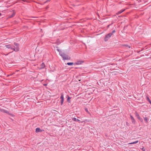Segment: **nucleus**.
Segmentation results:
<instances>
[{
  "label": "nucleus",
  "instance_id": "nucleus-1",
  "mask_svg": "<svg viewBox=\"0 0 151 151\" xmlns=\"http://www.w3.org/2000/svg\"><path fill=\"white\" fill-rule=\"evenodd\" d=\"M14 45L16 46V47L10 45H6L5 46L6 48L10 49L11 50H13L14 51H19V45L17 43H14Z\"/></svg>",
  "mask_w": 151,
  "mask_h": 151
},
{
  "label": "nucleus",
  "instance_id": "nucleus-2",
  "mask_svg": "<svg viewBox=\"0 0 151 151\" xmlns=\"http://www.w3.org/2000/svg\"><path fill=\"white\" fill-rule=\"evenodd\" d=\"M60 54L64 60H69L70 59V58L69 57L64 53L60 52Z\"/></svg>",
  "mask_w": 151,
  "mask_h": 151
},
{
  "label": "nucleus",
  "instance_id": "nucleus-3",
  "mask_svg": "<svg viewBox=\"0 0 151 151\" xmlns=\"http://www.w3.org/2000/svg\"><path fill=\"white\" fill-rule=\"evenodd\" d=\"M112 35V33H110L106 35L104 39V40L105 41H107L108 40V39L111 37V35Z\"/></svg>",
  "mask_w": 151,
  "mask_h": 151
},
{
  "label": "nucleus",
  "instance_id": "nucleus-4",
  "mask_svg": "<svg viewBox=\"0 0 151 151\" xmlns=\"http://www.w3.org/2000/svg\"><path fill=\"white\" fill-rule=\"evenodd\" d=\"M136 116L137 118L141 122H143V120L142 118L140 116L139 114L137 112H136Z\"/></svg>",
  "mask_w": 151,
  "mask_h": 151
},
{
  "label": "nucleus",
  "instance_id": "nucleus-5",
  "mask_svg": "<svg viewBox=\"0 0 151 151\" xmlns=\"http://www.w3.org/2000/svg\"><path fill=\"white\" fill-rule=\"evenodd\" d=\"M136 116L137 118L141 122H143V120L142 118L140 116L139 114L137 112H136Z\"/></svg>",
  "mask_w": 151,
  "mask_h": 151
},
{
  "label": "nucleus",
  "instance_id": "nucleus-6",
  "mask_svg": "<svg viewBox=\"0 0 151 151\" xmlns=\"http://www.w3.org/2000/svg\"><path fill=\"white\" fill-rule=\"evenodd\" d=\"M136 116L137 118L141 122H143V120L142 118L140 116L139 114L137 112H136Z\"/></svg>",
  "mask_w": 151,
  "mask_h": 151
},
{
  "label": "nucleus",
  "instance_id": "nucleus-7",
  "mask_svg": "<svg viewBox=\"0 0 151 151\" xmlns=\"http://www.w3.org/2000/svg\"><path fill=\"white\" fill-rule=\"evenodd\" d=\"M136 116L137 118L141 122H143V120L142 118L140 116L139 114L137 112H136Z\"/></svg>",
  "mask_w": 151,
  "mask_h": 151
},
{
  "label": "nucleus",
  "instance_id": "nucleus-8",
  "mask_svg": "<svg viewBox=\"0 0 151 151\" xmlns=\"http://www.w3.org/2000/svg\"><path fill=\"white\" fill-rule=\"evenodd\" d=\"M136 116L137 118L141 122H143V120L142 118L140 116L139 114L137 112H136Z\"/></svg>",
  "mask_w": 151,
  "mask_h": 151
},
{
  "label": "nucleus",
  "instance_id": "nucleus-9",
  "mask_svg": "<svg viewBox=\"0 0 151 151\" xmlns=\"http://www.w3.org/2000/svg\"><path fill=\"white\" fill-rule=\"evenodd\" d=\"M60 99H61V105H62L63 104L64 100L63 95V93H62L61 94V96H60Z\"/></svg>",
  "mask_w": 151,
  "mask_h": 151
},
{
  "label": "nucleus",
  "instance_id": "nucleus-10",
  "mask_svg": "<svg viewBox=\"0 0 151 151\" xmlns=\"http://www.w3.org/2000/svg\"><path fill=\"white\" fill-rule=\"evenodd\" d=\"M84 63V61L82 60H78L76 62V65H81Z\"/></svg>",
  "mask_w": 151,
  "mask_h": 151
},
{
  "label": "nucleus",
  "instance_id": "nucleus-11",
  "mask_svg": "<svg viewBox=\"0 0 151 151\" xmlns=\"http://www.w3.org/2000/svg\"><path fill=\"white\" fill-rule=\"evenodd\" d=\"M130 116L131 119L132 120V123L134 124H135L136 121H135V119H134V117L132 115H130Z\"/></svg>",
  "mask_w": 151,
  "mask_h": 151
},
{
  "label": "nucleus",
  "instance_id": "nucleus-12",
  "mask_svg": "<svg viewBox=\"0 0 151 151\" xmlns=\"http://www.w3.org/2000/svg\"><path fill=\"white\" fill-rule=\"evenodd\" d=\"M0 111L1 112H2L3 113H7V114L9 113V112L7 111L6 110L4 109H2L0 108Z\"/></svg>",
  "mask_w": 151,
  "mask_h": 151
},
{
  "label": "nucleus",
  "instance_id": "nucleus-13",
  "mask_svg": "<svg viewBox=\"0 0 151 151\" xmlns=\"http://www.w3.org/2000/svg\"><path fill=\"white\" fill-rule=\"evenodd\" d=\"M36 132H42V130H41L39 128H37L36 129Z\"/></svg>",
  "mask_w": 151,
  "mask_h": 151
},
{
  "label": "nucleus",
  "instance_id": "nucleus-14",
  "mask_svg": "<svg viewBox=\"0 0 151 151\" xmlns=\"http://www.w3.org/2000/svg\"><path fill=\"white\" fill-rule=\"evenodd\" d=\"M125 9H122L121 10L119 11V12H118L116 13V14H120L121 13H122V12H123L124 11H125Z\"/></svg>",
  "mask_w": 151,
  "mask_h": 151
},
{
  "label": "nucleus",
  "instance_id": "nucleus-15",
  "mask_svg": "<svg viewBox=\"0 0 151 151\" xmlns=\"http://www.w3.org/2000/svg\"><path fill=\"white\" fill-rule=\"evenodd\" d=\"M41 67L40 68V69H42V68H45V64L44 63H42L41 64Z\"/></svg>",
  "mask_w": 151,
  "mask_h": 151
},
{
  "label": "nucleus",
  "instance_id": "nucleus-16",
  "mask_svg": "<svg viewBox=\"0 0 151 151\" xmlns=\"http://www.w3.org/2000/svg\"><path fill=\"white\" fill-rule=\"evenodd\" d=\"M138 142H139V141L138 140H137V141H134V142H132L129 143H128V144L129 145V144H136V143H137Z\"/></svg>",
  "mask_w": 151,
  "mask_h": 151
},
{
  "label": "nucleus",
  "instance_id": "nucleus-17",
  "mask_svg": "<svg viewBox=\"0 0 151 151\" xmlns=\"http://www.w3.org/2000/svg\"><path fill=\"white\" fill-rule=\"evenodd\" d=\"M144 118L146 123H147L148 122V118L147 117H144Z\"/></svg>",
  "mask_w": 151,
  "mask_h": 151
},
{
  "label": "nucleus",
  "instance_id": "nucleus-18",
  "mask_svg": "<svg viewBox=\"0 0 151 151\" xmlns=\"http://www.w3.org/2000/svg\"><path fill=\"white\" fill-rule=\"evenodd\" d=\"M71 98L69 96H68L67 101L68 102H70V99Z\"/></svg>",
  "mask_w": 151,
  "mask_h": 151
},
{
  "label": "nucleus",
  "instance_id": "nucleus-19",
  "mask_svg": "<svg viewBox=\"0 0 151 151\" xmlns=\"http://www.w3.org/2000/svg\"><path fill=\"white\" fill-rule=\"evenodd\" d=\"M73 63H68L67 64L69 65H73Z\"/></svg>",
  "mask_w": 151,
  "mask_h": 151
},
{
  "label": "nucleus",
  "instance_id": "nucleus-20",
  "mask_svg": "<svg viewBox=\"0 0 151 151\" xmlns=\"http://www.w3.org/2000/svg\"><path fill=\"white\" fill-rule=\"evenodd\" d=\"M15 13L13 12V13L12 14V15L9 17L11 18V17H13L14 16V15H15Z\"/></svg>",
  "mask_w": 151,
  "mask_h": 151
},
{
  "label": "nucleus",
  "instance_id": "nucleus-21",
  "mask_svg": "<svg viewBox=\"0 0 151 151\" xmlns=\"http://www.w3.org/2000/svg\"><path fill=\"white\" fill-rule=\"evenodd\" d=\"M146 98H147V100L149 101V102H151V101H150V99H149V97H148V96H147L146 97Z\"/></svg>",
  "mask_w": 151,
  "mask_h": 151
},
{
  "label": "nucleus",
  "instance_id": "nucleus-22",
  "mask_svg": "<svg viewBox=\"0 0 151 151\" xmlns=\"http://www.w3.org/2000/svg\"><path fill=\"white\" fill-rule=\"evenodd\" d=\"M141 149L143 151H145V149L144 148V147H143L142 148H141Z\"/></svg>",
  "mask_w": 151,
  "mask_h": 151
},
{
  "label": "nucleus",
  "instance_id": "nucleus-23",
  "mask_svg": "<svg viewBox=\"0 0 151 151\" xmlns=\"http://www.w3.org/2000/svg\"><path fill=\"white\" fill-rule=\"evenodd\" d=\"M125 46L126 47H128L129 48H130V46H129V45H125Z\"/></svg>",
  "mask_w": 151,
  "mask_h": 151
},
{
  "label": "nucleus",
  "instance_id": "nucleus-24",
  "mask_svg": "<svg viewBox=\"0 0 151 151\" xmlns=\"http://www.w3.org/2000/svg\"><path fill=\"white\" fill-rule=\"evenodd\" d=\"M77 121H80V122H83V121H81L80 120H79V119H76V122Z\"/></svg>",
  "mask_w": 151,
  "mask_h": 151
},
{
  "label": "nucleus",
  "instance_id": "nucleus-25",
  "mask_svg": "<svg viewBox=\"0 0 151 151\" xmlns=\"http://www.w3.org/2000/svg\"><path fill=\"white\" fill-rule=\"evenodd\" d=\"M57 50H58V52H59V53H60V52H61V53H63L62 52H60V50H59V49H58Z\"/></svg>",
  "mask_w": 151,
  "mask_h": 151
},
{
  "label": "nucleus",
  "instance_id": "nucleus-26",
  "mask_svg": "<svg viewBox=\"0 0 151 151\" xmlns=\"http://www.w3.org/2000/svg\"><path fill=\"white\" fill-rule=\"evenodd\" d=\"M47 84H43V85L44 86H47Z\"/></svg>",
  "mask_w": 151,
  "mask_h": 151
},
{
  "label": "nucleus",
  "instance_id": "nucleus-27",
  "mask_svg": "<svg viewBox=\"0 0 151 151\" xmlns=\"http://www.w3.org/2000/svg\"><path fill=\"white\" fill-rule=\"evenodd\" d=\"M115 32V30H114L113 31L112 33L113 34V33H114Z\"/></svg>",
  "mask_w": 151,
  "mask_h": 151
},
{
  "label": "nucleus",
  "instance_id": "nucleus-28",
  "mask_svg": "<svg viewBox=\"0 0 151 151\" xmlns=\"http://www.w3.org/2000/svg\"><path fill=\"white\" fill-rule=\"evenodd\" d=\"M78 81H81V79H78Z\"/></svg>",
  "mask_w": 151,
  "mask_h": 151
},
{
  "label": "nucleus",
  "instance_id": "nucleus-29",
  "mask_svg": "<svg viewBox=\"0 0 151 151\" xmlns=\"http://www.w3.org/2000/svg\"><path fill=\"white\" fill-rule=\"evenodd\" d=\"M1 13H0V16L1 15Z\"/></svg>",
  "mask_w": 151,
  "mask_h": 151
},
{
  "label": "nucleus",
  "instance_id": "nucleus-30",
  "mask_svg": "<svg viewBox=\"0 0 151 151\" xmlns=\"http://www.w3.org/2000/svg\"><path fill=\"white\" fill-rule=\"evenodd\" d=\"M86 111H88V110H86Z\"/></svg>",
  "mask_w": 151,
  "mask_h": 151
}]
</instances>
